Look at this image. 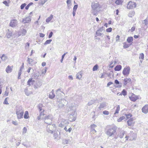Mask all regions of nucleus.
<instances>
[{"mask_svg":"<svg viewBox=\"0 0 148 148\" xmlns=\"http://www.w3.org/2000/svg\"><path fill=\"white\" fill-rule=\"evenodd\" d=\"M18 23V21L17 20L14 19L11 20L10 23V25L12 27H14L16 26Z\"/></svg>","mask_w":148,"mask_h":148,"instance_id":"nucleus-11","label":"nucleus"},{"mask_svg":"<svg viewBox=\"0 0 148 148\" xmlns=\"http://www.w3.org/2000/svg\"><path fill=\"white\" fill-rule=\"evenodd\" d=\"M142 112L145 113L147 114L148 112V105H145L142 109Z\"/></svg>","mask_w":148,"mask_h":148,"instance_id":"nucleus-16","label":"nucleus"},{"mask_svg":"<svg viewBox=\"0 0 148 148\" xmlns=\"http://www.w3.org/2000/svg\"><path fill=\"white\" fill-rule=\"evenodd\" d=\"M99 4L98 2H92V3L91 7L93 10H95L99 7Z\"/></svg>","mask_w":148,"mask_h":148,"instance_id":"nucleus-13","label":"nucleus"},{"mask_svg":"<svg viewBox=\"0 0 148 148\" xmlns=\"http://www.w3.org/2000/svg\"><path fill=\"white\" fill-rule=\"evenodd\" d=\"M143 24H145L144 29L146 30L148 27V21L147 18L144 20L142 22Z\"/></svg>","mask_w":148,"mask_h":148,"instance_id":"nucleus-19","label":"nucleus"},{"mask_svg":"<svg viewBox=\"0 0 148 148\" xmlns=\"http://www.w3.org/2000/svg\"><path fill=\"white\" fill-rule=\"evenodd\" d=\"M52 41V40L49 39L47 40L45 42V45H47L48 44H49Z\"/></svg>","mask_w":148,"mask_h":148,"instance_id":"nucleus-45","label":"nucleus"},{"mask_svg":"<svg viewBox=\"0 0 148 148\" xmlns=\"http://www.w3.org/2000/svg\"><path fill=\"white\" fill-rule=\"evenodd\" d=\"M117 127L116 126H107L105 129L106 134L109 137H113L114 139V136L116 133Z\"/></svg>","mask_w":148,"mask_h":148,"instance_id":"nucleus-1","label":"nucleus"},{"mask_svg":"<svg viewBox=\"0 0 148 148\" xmlns=\"http://www.w3.org/2000/svg\"><path fill=\"white\" fill-rule=\"evenodd\" d=\"M24 63H23L22 64V65L21 66L20 68V69L21 70V71H22L23 69L24 68Z\"/></svg>","mask_w":148,"mask_h":148,"instance_id":"nucleus-64","label":"nucleus"},{"mask_svg":"<svg viewBox=\"0 0 148 148\" xmlns=\"http://www.w3.org/2000/svg\"><path fill=\"white\" fill-rule=\"evenodd\" d=\"M121 93L124 96H125L127 94V92L124 89L122 90L121 92Z\"/></svg>","mask_w":148,"mask_h":148,"instance_id":"nucleus-48","label":"nucleus"},{"mask_svg":"<svg viewBox=\"0 0 148 148\" xmlns=\"http://www.w3.org/2000/svg\"><path fill=\"white\" fill-rule=\"evenodd\" d=\"M114 83L116 84H118L116 87L120 88L122 86V84L121 83H119V82L117 79L115 80Z\"/></svg>","mask_w":148,"mask_h":148,"instance_id":"nucleus-25","label":"nucleus"},{"mask_svg":"<svg viewBox=\"0 0 148 148\" xmlns=\"http://www.w3.org/2000/svg\"><path fill=\"white\" fill-rule=\"evenodd\" d=\"M103 114L106 115H108L110 113L109 111L107 110H104L103 111Z\"/></svg>","mask_w":148,"mask_h":148,"instance_id":"nucleus-47","label":"nucleus"},{"mask_svg":"<svg viewBox=\"0 0 148 148\" xmlns=\"http://www.w3.org/2000/svg\"><path fill=\"white\" fill-rule=\"evenodd\" d=\"M107 104L105 102H103L100 103L99 106L98 107L99 109L101 110L102 108H104L106 106Z\"/></svg>","mask_w":148,"mask_h":148,"instance_id":"nucleus-17","label":"nucleus"},{"mask_svg":"<svg viewBox=\"0 0 148 148\" xmlns=\"http://www.w3.org/2000/svg\"><path fill=\"white\" fill-rule=\"evenodd\" d=\"M54 139L58 140L60 138V132L58 131L54 133L53 134Z\"/></svg>","mask_w":148,"mask_h":148,"instance_id":"nucleus-14","label":"nucleus"},{"mask_svg":"<svg viewBox=\"0 0 148 148\" xmlns=\"http://www.w3.org/2000/svg\"><path fill=\"white\" fill-rule=\"evenodd\" d=\"M130 99L133 101H135L138 99V97L134 95H132L131 97H130Z\"/></svg>","mask_w":148,"mask_h":148,"instance_id":"nucleus-24","label":"nucleus"},{"mask_svg":"<svg viewBox=\"0 0 148 148\" xmlns=\"http://www.w3.org/2000/svg\"><path fill=\"white\" fill-rule=\"evenodd\" d=\"M64 106V104H63L62 103H60L58 104V106L59 108H62Z\"/></svg>","mask_w":148,"mask_h":148,"instance_id":"nucleus-59","label":"nucleus"},{"mask_svg":"<svg viewBox=\"0 0 148 148\" xmlns=\"http://www.w3.org/2000/svg\"><path fill=\"white\" fill-rule=\"evenodd\" d=\"M34 60L33 59L30 58H27V61L28 62L29 64H32V63L33 62Z\"/></svg>","mask_w":148,"mask_h":148,"instance_id":"nucleus-37","label":"nucleus"},{"mask_svg":"<svg viewBox=\"0 0 148 148\" xmlns=\"http://www.w3.org/2000/svg\"><path fill=\"white\" fill-rule=\"evenodd\" d=\"M112 30V28L111 27H110L106 29V31L108 32H110Z\"/></svg>","mask_w":148,"mask_h":148,"instance_id":"nucleus-60","label":"nucleus"},{"mask_svg":"<svg viewBox=\"0 0 148 148\" xmlns=\"http://www.w3.org/2000/svg\"><path fill=\"white\" fill-rule=\"evenodd\" d=\"M130 68L129 66H126L123 69L122 73L125 76H128L130 74Z\"/></svg>","mask_w":148,"mask_h":148,"instance_id":"nucleus-5","label":"nucleus"},{"mask_svg":"<svg viewBox=\"0 0 148 148\" xmlns=\"http://www.w3.org/2000/svg\"><path fill=\"white\" fill-rule=\"evenodd\" d=\"M135 29V27H132L131 29H130L129 31V32H132L134 31Z\"/></svg>","mask_w":148,"mask_h":148,"instance_id":"nucleus-50","label":"nucleus"},{"mask_svg":"<svg viewBox=\"0 0 148 148\" xmlns=\"http://www.w3.org/2000/svg\"><path fill=\"white\" fill-rule=\"evenodd\" d=\"M47 0H40V3L42 5H43L45 3Z\"/></svg>","mask_w":148,"mask_h":148,"instance_id":"nucleus-44","label":"nucleus"},{"mask_svg":"<svg viewBox=\"0 0 148 148\" xmlns=\"http://www.w3.org/2000/svg\"><path fill=\"white\" fill-rule=\"evenodd\" d=\"M136 6V4L135 3L129 1L127 5V8L129 9H132L134 8V7L135 8Z\"/></svg>","mask_w":148,"mask_h":148,"instance_id":"nucleus-9","label":"nucleus"},{"mask_svg":"<svg viewBox=\"0 0 148 148\" xmlns=\"http://www.w3.org/2000/svg\"><path fill=\"white\" fill-rule=\"evenodd\" d=\"M13 68V66H8L6 67L5 71L7 73H9L11 72L12 71V68Z\"/></svg>","mask_w":148,"mask_h":148,"instance_id":"nucleus-20","label":"nucleus"},{"mask_svg":"<svg viewBox=\"0 0 148 148\" xmlns=\"http://www.w3.org/2000/svg\"><path fill=\"white\" fill-rule=\"evenodd\" d=\"M69 139H63L62 140V143L63 144L65 145L69 143Z\"/></svg>","mask_w":148,"mask_h":148,"instance_id":"nucleus-35","label":"nucleus"},{"mask_svg":"<svg viewBox=\"0 0 148 148\" xmlns=\"http://www.w3.org/2000/svg\"><path fill=\"white\" fill-rule=\"evenodd\" d=\"M125 115H126L127 118V119H129L132 116V115L130 114H125Z\"/></svg>","mask_w":148,"mask_h":148,"instance_id":"nucleus-62","label":"nucleus"},{"mask_svg":"<svg viewBox=\"0 0 148 148\" xmlns=\"http://www.w3.org/2000/svg\"><path fill=\"white\" fill-rule=\"evenodd\" d=\"M12 32L8 30V31L7 33V36L9 37L11 36H12Z\"/></svg>","mask_w":148,"mask_h":148,"instance_id":"nucleus-43","label":"nucleus"},{"mask_svg":"<svg viewBox=\"0 0 148 148\" xmlns=\"http://www.w3.org/2000/svg\"><path fill=\"white\" fill-rule=\"evenodd\" d=\"M97 102V103H99V101L98 99H95L92 100L88 102V105L89 106H90Z\"/></svg>","mask_w":148,"mask_h":148,"instance_id":"nucleus-18","label":"nucleus"},{"mask_svg":"<svg viewBox=\"0 0 148 148\" xmlns=\"http://www.w3.org/2000/svg\"><path fill=\"white\" fill-rule=\"evenodd\" d=\"M98 69V66L97 64L95 65L92 68V70L93 71H96Z\"/></svg>","mask_w":148,"mask_h":148,"instance_id":"nucleus-41","label":"nucleus"},{"mask_svg":"<svg viewBox=\"0 0 148 148\" xmlns=\"http://www.w3.org/2000/svg\"><path fill=\"white\" fill-rule=\"evenodd\" d=\"M26 4L25 3H24L22 4L20 6L21 9H23L24 7L26 5Z\"/></svg>","mask_w":148,"mask_h":148,"instance_id":"nucleus-51","label":"nucleus"},{"mask_svg":"<svg viewBox=\"0 0 148 148\" xmlns=\"http://www.w3.org/2000/svg\"><path fill=\"white\" fill-rule=\"evenodd\" d=\"M55 127V124H48L46 127L47 131L49 133L52 134L54 131V129Z\"/></svg>","mask_w":148,"mask_h":148,"instance_id":"nucleus-3","label":"nucleus"},{"mask_svg":"<svg viewBox=\"0 0 148 148\" xmlns=\"http://www.w3.org/2000/svg\"><path fill=\"white\" fill-rule=\"evenodd\" d=\"M122 68V66L121 65H118L114 68V69L115 71H119Z\"/></svg>","mask_w":148,"mask_h":148,"instance_id":"nucleus-26","label":"nucleus"},{"mask_svg":"<svg viewBox=\"0 0 148 148\" xmlns=\"http://www.w3.org/2000/svg\"><path fill=\"white\" fill-rule=\"evenodd\" d=\"M34 82V81L32 80V78H29L27 82V85L29 86L32 85Z\"/></svg>","mask_w":148,"mask_h":148,"instance_id":"nucleus-21","label":"nucleus"},{"mask_svg":"<svg viewBox=\"0 0 148 148\" xmlns=\"http://www.w3.org/2000/svg\"><path fill=\"white\" fill-rule=\"evenodd\" d=\"M131 79L130 78H125L124 80V85H126L128 83L130 82H131Z\"/></svg>","mask_w":148,"mask_h":148,"instance_id":"nucleus-22","label":"nucleus"},{"mask_svg":"<svg viewBox=\"0 0 148 148\" xmlns=\"http://www.w3.org/2000/svg\"><path fill=\"white\" fill-rule=\"evenodd\" d=\"M3 3L4 4H5L6 6H9V4L6 1H3Z\"/></svg>","mask_w":148,"mask_h":148,"instance_id":"nucleus-54","label":"nucleus"},{"mask_svg":"<svg viewBox=\"0 0 148 148\" xmlns=\"http://www.w3.org/2000/svg\"><path fill=\"white\" fill-rule=\"evenodd\" d=\"M75 111H73L69 117V120L71 122L75 121L76 119V116L75 114Z\"/></svg>","mask_w":148,"mask_h":148,"instance_id":"nucleus-7","label":"nucleus"},{"mask_svg":"<svg viewBox=\"0 0 148 148\" xmlns=\"http://www.w3.org/2000/svg\"><path fill=\"white\" fill-rule=\"evenodd\" d=\"M27 131V129L25 127H24L23 129L22 134H25L26 132Z\"/></svg>","mask_w":148,"mask_h":148,"instance_id":"nucleus-46","label":"nucleus"},{"mask_svg":"<svg viewBox=\"0 0 148 148\" xmlns=\"http://www.w3.org/2000/svg\"><path fill=\"white\" fill-rule=\"evenodd\" d=\"M124 119H125V117L123 116L118 119L117 120V121L118 122H120L123 120Z\"/></svg>","mask_w":148,"mask_h":148,"instance_id":"nucleus-40","label":"nucleus"},{"mask_svg":"<svg viewBox=\"0 0 148 148\" xmlns=\"http://www.w3.org/2000/svg\"><path fill=\"white\" fill-rule=\"evenodd\" d=\"M26 30L24 29L23 30H20L18 33V36H23L26 34Z\"/></svg>","mask_w":148,"mask_h":148,"instance_id":"nucleus-15","label":"nucleus"},{"mask_svg":"<svg viewBox=\"0 0 148 148\" xmlns=\"http://www.w3.org/2000/svg\"><path fill=\"white\" fill-rule=\"evenodd\" d=\"M78 7L77 5H75L73 8V11H76Z\"/></svg>","mask_w":148,"mask_h":148,"instance_id":"nucleus-56","label":"nucleus"},{"mask_svg":"<svg viewBox=\"0 0 148 148\" xmlns=\"http://www.w3.org/2000/svg\"><path fill=\"white\" fill-rule=\"evenodd\" d=\"M91 131L92 132V133L94 134L95 133H96V131L95 130V129H91Z\"/></svg>","mask_w":148,"mask_h":148,"instance_id":"nucleus-63","label":"nucleus"},{"mask_svg":"<svg viewBox=\"0 0 148 148\" xmlns=\"http://www.w3.org/2000/svg\"><path fill=\"white\" fill-rule=\"evenodd\" d=\"M82 77V75L81 72L78 73L76 75V78L80 79Z\"/></svg>","mask_w":148,"mask_h":148,"instance_id":"nucleus-28","label":"nucleus"},{"mask_svg":"<svg viewBox=\"0 0 148 148\" xmlns=\"http://www.w3.org/2000/svg\"><path fill=\"white\" fill-rule=\"evenodd\" d=\"M53 117L51 115H49L47 116H46L45 119V123L48 124H50L51 123Z\"/></svg>","mask_w":148,"mask_h":148,"instance_id":"nucleus-6","label":"nucleus"},{"mask_svg":"<svg viewBox=\"0 0 148 148\" xmlns=\"http://www.w3.org/2000/svg\"><path fill=\"white\" fill-rule=\"evenodd\" d=\"M133 38H128L127 41L128 43L132 42L133 40Z\"/></svg>","mask_w":148,"mask_h":148,"instance_id":"nucleus-39","label":"nucleus"},{"mask_svg":"<svg viewBox=\"0 0 148 148\" xmlns=\"http://www.w3.org/2000/svg\"><path fill=\"white\" fill-rule=\"evenodd\" d=\"M55 97V95L54 93V90H52L51 92L50 93L49 95V97L51 99Z\"/></svg>","mask_w":148,"mask_h":148,"instance_id":"nucleus-23","label":"nucleus"},{"mask_svg":"<svg viewBox=\"0 0 148 148\" xmlns=\"http://www.w3.org/2000/svg\"><path fill=\"white\" fill-rule=\"evenodd\" d=\"M105 33V30L103 27H101L96 32V34L98 36L103 37L104 36L103 33Z\"/></svg>","mask_w":148,"mask_h":148,"instance_id":"nucleus-4","label":"nucleus"},{"mask_svg":"<svg viewBox=\"0 0 148 148\" xmlns=\"http://www.w3.org/2000/svg\"><path fill=\"white\" fill-rule=\"evenodd\" d=\"M69 124V123L67 120L62 119L61 122L59 124V126L60 127H63L64 126H67Z\"/></svg>","mask_w":148,"mask_h":148,"instance_id":"nucleus-8","label":"nucleus"},{"mask_svg":"<svg viewBox=\"0 0 148 148\" xmlns=\"http://www.w3.org/2000/svg\"><path fill=\"white\" fill-rule=\"evenodd\" d=\"M131 44V43L130 44H127L126 42H124L123 43V47L124 48H127L129 47Z\"/></svg>","mask_w":148,"mask_h":148,"instance_id":"nucleus-34","label":"nucleus"},{"mask_svg":"<svg viewBox=\"0 0 148 148\" xmlns=\"http://www.w3.org/2000/svg\"><path fill=\"white\" fill-rule=\"evenodd\" d=\"M139 58L143 60V59L144 58V54L143 53H142L140 54Z\"/></svg>","mask_w":148,"mask_h":148,"instance_id":"nucleus-49","label":"nucleus"},{"mask_svg":"<svg viewBox=\"0 0 148 148\" xmlns=\"http://www.w3.org/2000/svg\"><path fill=\"white\" fill-rule=\"evenodd\" d=\"M135 12L134 11L130 12L128 14V16L130 17H132L135 15Z\"/></svg>","mask_w":148,"mask_h":148,"instance_id":"nucleus-30","label":"nucleus"},{"mask_svg":"<svg viewBox=\"0 0 148 148\" xmlns=\"http://www.w3.org/2000/svg\"><path fill=\"white\" fill-rule=\"evenodd\" d=\"M29 113L28 111H26L25 113V114L24 116V118L25 119H27L29 118Z\"/></svg>","mask_w":148,"mask_h":148,"instance_id":"nucleus-31","label":"nucleus"},{"mask_svg":"<svg viewBox=\"0 0 148 148\" xmlns=\"http://www.w3.org/2000/svg\"><path fill=\"white\" fill-rule=\"evenodd\" d=\"M31 19V16H30L23 19L22 22L23 23H29L30 22Z\"/></svg>","mask_w":148,"mask_h":148,"instance_id":"nucleus-12","label":"nucleus"},{"mask_svg":"<svg viewBox=\"0 0 148 148\" xmlns=\"http://www.w3.org/2000/svg\"><path fill=\"white\" fill-rule=\"evenodd\" d=\"M33 4V3L32 2H31L29 3V4H28L27 6H26L25 7V9L26 10H28L29 9V6L31 5H32Z\"/></svg>","mask_w":148,"mask_h":148,"instance_id":"nucleus-42","label":"nucleus"},{"mask_svg":"<svg viewBox=\"0 0 148 148\" xmlns=\"http://www.w3.org/2000/svg\"><path fill=\"white\" fill-rule=\"evenodd\" d=\"M125 134V131H122L120 133H119L118 134H116L115 136H114V139L116 140L118 138V137L120 138H122Z\"/></svg>","mask_w":148,"mask_h":148,"instance_id":"nucleus-10","label":"nucleus"},{"mask_svg":"<svg viewBox=\"0 0 148 148\" xmlns=\"http://www.w3.org/2000/svg\"><path fill=\"white\" fill-rule=\"evenodd\" d=\"M53 18V15L52 14L50 16L48 17L46 19V22L47 23H49Z\"/></svg>","mask_w":148,"mask_h":148,"instance_id":"nucleus-29","label":"nucleus"},{"mask_svg":"<svg viewBox=\"0 0 148 148\" xmlns=\"http://www.w3.org/2000/svg\"><path fill=\"white\" fill-rule=\"evenodd\" d=\"M24 110L22 106H20L16 109V114L18 119H20L23 118Z\"/></svg>","mask_w":148,"mask_h":148,"instance_id":"nucleus-2","label":"nucleus"},{"mask_svg":"<svg viewBox=\"0 0 148 148\" xmlns=\"http://www.w3.org/2000/svg\"><path fill=\"white\" fill-rule=\"evenodd\" d=\"M12 123L15 125H18L17 122L16 121H12Z\"/></svg>","mask_w":148,"mask_h":148,"instance_id":"nucleus-58","label":"nucleus"},{"mask_svg":"<svg viewBox=\"0 0 148 148\" xmlns=\"http://www.w3.org/2000/svg\"><path fill=\"white\" fill-rule=\"evenodd\" d=\"M97 127L95 124H93L90 125L91 129H95Z\"/></svg>","mask_w":148,"mask_h":148,"instance_id":"nucleus-55","label":"nucleus"},{"mask_svg":"<svg viewBox=\"0 0 148 148\" xmlns=\"http://www.w3.org/2000/svg\"><path fill=\"white\" fill-rule=\"evenodd\" d=\"M127 124L128 125L131 126L133 124V120L132 119H130L127 121Z\"/></svg>","mask_w":148,"mask_h":148,"instance_id":"nucleus-27","label":"nucleus"},{"mask_svg":"<svg viewBox=\"0 0 148 148\" xmlns=\"http://www.w3.org/2000/svg\"><path fill=\"white\" fill-rule=\"evenodd\" d=\"M120 106L119 105H118L116 107V110L114 114V115H115L116 114H118L119 113V111L120 110Z\"/></svg>","mask_w":148,"mask_h":148,"instance_id":"nucleus-32","label":"nucleus"},{"mask_svg":"<svg viewBox=\"0 0 148 148\" xmlns=\"http://www.w3.org/2000/svg\"><path fill=\"white\" fill-rule=\"evenodd\" d=\"M71 0H67L66 3L68 6V5L70 4L71 3Z\"/></svg>","mask_w":148,"mask_h":148,"instance_id":"nucleus-61","label":"nucleus"},{"mask_svg":"<svg viewBox=\"0 0 148 148\" xmlns=\"http://www.w3.org/2000/svg\"><path fill=\"white\" fill-rule=\"evenodd\" d=\"M123 2V1L122 0H116L115 2V3L118 5L121 4Z\"/></svg>","mask_w":148,"mask_h":148,"instance_id":"nucleus-33","label":"nucleus"},{"mask_svg":"<svg viewBox=\"0 0 148 148\" xmlns=\"http://www.w3.org/2000/svg\"><path fill=\"white\" fill-rule=\"evenodd\" d=\"M42 105L41 104H39L38 106V109H39L40 111H44V110L42 108Z\"/></svg>","mask_w":148,"mask_h":148,"instance_id":"nucleus-36","label":"nucleus"},{"mask_svg":"<svg viewBox=\"0 0 148 148\" xmlns=\"http://www.w3.org/2000/svg\"><path fill=\"white\" fill-rule=\"evenodd\" d=\"M61 92H62L61 90L60 89H59L57 90L56 94L57 95H59L60 94H61Z\"/></svg>","mask_w":148,"mask_h":148,"instance_id":"nucleus-53","label":"nucleus"},{"mask_svg":"<svg viewBox=\"0 0 148 148\" xmlns=\"http://www.w3.org/2000/svg\"><path fill=\"white\" fill-rule=\"evenodd\" d=\"M7 59V57L4 54H3L1 57V59L3 60H5Z\"/></svg>","mask_w":148,"mask_h":148,"instance_id":"nucleus-38","label":"nucleus"},{"mask_svg":"<svg viewBox=\"0 0 148 148\" xmlns=\"http://www.w3.org/2000/svg\"><path fill=\"white\" fill-rule=\"evenodd\" d=\"M8 97H7L5 99L4 101L3 102V103L4 104H6V105L9 104V103H8V101L7 100V99H8Z\"/></svg>","mask_w":148,"mask_h":148,"instance_id":"nucleus-57","label":"nucleus"},{"mask_svg":"<svg viewBox=\"0 0 148 148\" xmlns=\"http://www.w3.org/2000/svg\"><path fill=\"white\" fill-rule=\"evenodd\" d=\"M29 46V43L28 42H27L25 44V48L26 49H28Z\"/></svg>","mask_w":148,"mask_h":148,"instance_id":"nucleus-52","label":"nucleus"}]
</instances>
